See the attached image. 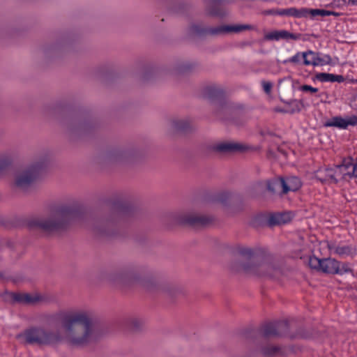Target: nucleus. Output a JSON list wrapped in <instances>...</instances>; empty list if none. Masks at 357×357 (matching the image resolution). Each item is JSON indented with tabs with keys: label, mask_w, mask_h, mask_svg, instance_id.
Masks as SVG:
<instances>
[{
	"label": "nucleus",
	"mask_w": 357,
	"mask_h": 357,
	"mask_svg": "<svg viewBox=\"0 0 357 357\" xmlns=\"http://www.w3.org/2000/svg\"><path fill=\"white\" fill-rule=\"evenodd\" d=\"M94 337V327L89 313L75 310L66 313L61 321L60 332L46 334V344L63 343L68 347L81 348Z\"/></svg>",
	"instance_id": "nucleus-1"
},
{
	"label": "nucleus",
	"mask_w": 357,
	"mask_h": 357,
	"mask_svg": "<svg viewBox=\"0 0 357 357\" xmlns=\"http://www.w3.org/2000/svg\"><path fill=\"white\" fill-rule=\"evenodd\" d=\"M80 211L77 206H65L58 211L52 220H46V233L47 231L65 228L75 221L79 216Z\"/></svg>",
	"instance_id": "nucleus-2"
},
{
	"label": "nucleus",
	"mask_w": 357,
	"mask_h": 357,
	"mask_svg": "<svg viewBox=\"0 0 357 357\" xmlns=\"http://www.w3.org/2000/svg\"><path fill=\"white\" fill-rule=\"evenodd\" d=\"M263 185H266L268 190L273 192L287 193L290 191H296L301 186V182L298 177L290 176L286 178H277L271 181H265L261 183Z\"/></svg>",
	"instance_id": "nucleus-3"
},
{
	"label": "nucleus",
	"mask_w": 357,
	"mask_h": 357,
	"mask_svg": "<svg viewBox=\"0 0 357 357\" xmlns=\"http://www.w3.org/2000/svg\"><path fill=\"white\" fill-rule=\"evenodd\" d=\"M241 271L248 275L273 277L275 268L271 263L249 261L241 266Z\"/></svg>",
	"instance_id": "nucleus-4"
},
{
	"label": "nucleus",
	"mask_w": 357,
	"mask_h": 357,
	"mask_svg": "<svg viewBox=\"0 0 357 357\" xmlns=\"http://www.w3.org/2000/svg\"><path fill=\"white\" fill-rule=\"evenodd\" d=\"M212 220V217L199 214L194 211L181 213L176 218V221L178 223L192 226H204L211 222Z\"/></svg>",
	"instance_id": "nucleus-5"
},
{
	"label": "nucleus",
	"mask_w": 357,
	"mask_h": 357,
	"mask_svg": "<svg viewBox=\"0 0 357 357\" xmlns=\"http://www.w3.org/2000/svg\"><path fill=\"white\" fill-rule=\"evenodd\" d=\"M41 168L42 164H36L32 165L29 169L18 173L15 178L16 185L20 188L29 185L37 178Z\"/></svg>",
	"instance_id": "nucleus-6"
},
{
	"label": "nucleus",
	"mask_w": 357,
	"mask_h": 357,
	"mask_svg": "<svg viewBox=\"0 0 357 357\" xmlns=\"http://www.w3.org/2000/svg\"><path fill=\"white\" fill-rule=\"evenodd\" d=\"M255 26L249 24H233L223 25L210 30V33L213 35L227 33H241L248 30H253Z\"/></svg>",
	"instance_id": "nucleus-7"
},
{
	"label": "nucleus",
	"mask_w": 357,
	"mask_h": 357,
	"mask_svg": "<svg viewBox=\"0 0 357 357\" xmlns=\"http://www.w3.org/2000/svg\"><path fill=\"white\" fill-rule=\"evenodd\" d=\"M111 280L123 284H131L139 280V274L132 269L124 270L113 274Z\"/></svg>",
	"instance_id": "nucleus-8"
},
{
	"label": "nucleus",
	"mask_w": 357,
	"mask_h": 357,
	"mask_svg": "<svg viewBox=\"0 0 357 357\" xmlns=\"http://www.w3.org/2000/svg\"><path fill=\"white\" fill-rule=\"evenodd\" d=\"M43 335L44 331L43 329L30 328L17 335V338L22 342L33 344L39 342Z\"/></svg>",
	"instance_id": "nucleus-9"
},
{
	"label": "nucleus",
	"mask_w": 357,
	"mask_h": 357,
	"mask_svg": "<svg viewBox=\"0 0 357 357\" xmlns=\"http://www.w3.org/2000/svg\"><path fill=\"white\" fill-rule=\"evenodd\" d=\"M208 3L207 13L214 17H222L228 14V10L225 7L222 0H206Z\"/></svg>",
	"instance_id": "nucleus-10"
},
{
	"label": "nucleus",
	"mask_w": 357,
	"mask_h": 357,
	"mask_svg": "<svg viewBox=\"0 0 357 357\" xmlns=\"http://www.w3.org/2000/svg\"><path fill=\"white\" fill-rule=\"evenodd\" d=\"M356 125H357V116H347L346 118L335 116L326 123V126L337 127L341 129H346L349 126Z\"/></svg>",
	"instance_id": "nucleus-11"
},
{
	"label": "nucleus",
	"mask_w": 357,
	"mask_h": 357,
	"mask_svg": "<svg viewBox=\"0 0 357 357\" xmlns=\"http://www.w3.org/2000/svg\"><path fill=\"white\" fill-rule=\"evenodd\" d=\"M209 149L214 151L225 153L241 150L243 146L232 142L219 141L211 144Z\"/></svg>",
	"instance_id": "nucleus-12"
},
{
	"label": "nucleus",
	"mask_w": 357,
	"mask_h": 357,
	"mask_svg": "<svg viewBox=\"0 0 357 357\" xmlns=\"http://www.w3.org/2000/svg\"><path fill=\"white\" fill-rule=\"evenodd\" d=\"M299 36L298 35L291 33L286 30H274L265 34L264 39L267 40H298Z\"/></svg>",
	"instance_id": "nucleus-13"
},
{
	"label": "nucleus",
	"mask_w": 357,
	"mask_h": 357,
	"mask_svg": "<svg viewBox=\"0 0 357 357\" xmlns=\"http://www.w3.org/2000/svg\"><path fill=\"white\" fill-rule=\"evenodd\" d=\"M327 60L325 59H321L319 57L318 54L309 50L304 52V61L303 64L305 66H321L325 63H327L329 60V56H326Z\"/></svg>",
	"instance_id": "nucleus-14"
},
{
	"label": "nucleus",
	"mask_w": 357,
	"mask_h": 357,
	"mask_svg": "<svg viewBox=\"0 0 357 357\" xmlns=\"http://www.w3.org/2000/svg\"><path fill=\"white\" fill-rule=\"evenodd\" d=\"M320 271L326 273L336 274V273L340 272L338 271V261L331 258L324 259H322Z\"/></svg>",
	"instance_id": "nucleus-15"
},
{
	"label": "nucleus",
	"mask_w": 357,
	"mask_h": 357,
	"mask_svg": "<svg viewBox=\"0 0 357 357\" xmlns=\"http://www.w3.org/2000/svg\"><path fill=\"white\" fill-rule=\"evenodd\" d=\"M13 299L22 304H32L39 301V296L27 293H15L13 294Z\"/></svg>",
	"instance_id": "nucleus-16"
},
{
	"label": "nucleus",
	"mask_w": 357,
	"mask_h": 357,
	"mask_svg": "<svg viewBox=\"0 0 357 357\" xmlns=\"http://www.w3.org/2000/svg\"><path fill=\"white\" fill-rule=\"evenodd\" d=\"M318 80L321 82H340L343 80V77L341 75H335L329 73H319L317 75Z\"/></svg>",
	"instance_id": "nucleus-17"
},
{
	"label": "nucleus",
	"mask_w": 357,
	"mask_h": 357,
	"mask_svg": "<svg viewBox=\"0 0 357 357\" xmlns=\"http://www.w3.org/2000/svg\"><path fill=\"white\" fill-rule=\"evenodd\" d=\"M334 170L332 169H327L326 170L325 176H321V172H319V174L317 175V178L321 181V182H329V183H336L335 180V175L334 174Z\"/></svg>",
	"instance_id": "nucleus-18"
},
{
	"label": "nucleus",
	"mask_w": 357,
	"mask_h": 357,
	"mask_svg": "<svg viewBox=\"0 0 357 357\" xmlns=\"http://www.w3.org/2000/svg\"><path fill=\"white\" fill-rule=\"evenodd\" d=\"M28 225L31 227L43 228L45 227V220L42 216L34 215L29 218Z\"/></svg>",
	"instance_id": "nucleus-19"
},
{
	"label": "nucleus",
	"mask_w": 357,
	"mask_h": 357,
	"mask_svg": "<svg viewBox=\"0 0 357 357\" xmlns=\"http://www.w3.org/2000/svg\"><path fill=\"white\" fill-rule=\"evenodd\" d=\"M303 61H304V52H298L293 56L285 59L283 61V63L287 64V63H294L295 65H300V64H302Z\"/></svg>",
	"instance_id": "nucleus-20"
},
{
	"label": "nucleus",
	"mask_w": 357,
	"mask_h": 357,
	"mask_svg": "<svg viewBox=\"0 0 357 357\" xmlns=\"http://www.w3.org/2000/svg\"><path fill=\"white\" fill-rule=\"evenodd\" d=\"M332 14L333 12L324 9H307V16L310 15L312 17L329 16Z\"/></svg>",
	"instance_id": "nucleus-21"
},
{
	"label": "nucleus",
	"mask_w": 357,
	"mask_h": 357,
	"mask_svg": "<svg viewBox=\"0 0 357 357\" xmlns=\"http://www.w3.org/2000/svg\"><path fill=\"white\" fill-rule=\"evenodd\" d=\"M287 15L295 17H307V8L297 9L296 8H287Z\"/></svg>",
	"instance_id": "nucleus-22"
},
{
	"label": "nucleus",
	"mask_w": 357,
	"mask_h": 357,
	"mask_svg": "<svg viewBox=\"0 0 357 357\" xmlns=\"http://www.w3.org/2000/svg\"><path fill=\"white\" fill-rule=\"evenodd\" d=\"M350 168V164L349 165H341L336 166L335 168H333L334 170V174L335 175L336 183L340 179H343L342 176V169H347Z\"/></svg>",
	"instance_id": "nucleus-23"
},
{
	"label": "nucleus",
	"mask_w": 357,
	"mask_h": 357,
	"mask_svg": "<svg viewBox=\"0 0 357 357\" xmlns=\"http://www.w3.org/2000/svg\"><path fill=\"white\" fill-rule=\"evenodd\" d=\"M322 259L312 256L309 258L308 264L310 268L320 271L321 267Z\"/></svg>",
	"instance_id": "nucleus-24"
},
{
	"label": "nucleus",
	"mask_w": 357,
	"mask_h": 357,
	"mask_svg": "<svg viewBox=\"0 0 357 357\" xmlns=\"http://www.w3.org/2000/svg\"><path fill=\"white\" fill-rule=\"evenodd\" d=\"M335 252L341 256L349 255L351 252V249L348 246H337L335 248Z\"/></svg>",
	"instance_id": "nucleus-25"
},
{
	"label": "nucleus",
	"mask_w": 357,
	"mask_h": 357,
	"mask_svg": "<svg viewBox=\"0 0 357 357\" xmlns=\"http://www.w3.org/2000/svg\"><path fill=\"white\" fill-rule=\"evenodd\" d=\"M144 324V321L141 318L134 317L130 320V326L133 329L139 328Z\"/></svg>",
	"instance_id": "nucleus-26"
},
{
	"label": "nucleus",
	"mask_w": 357,
	"mask_h": 357,
	"mask_svg": "<svg viewBox=\"0 0 357 357\" xmlns=\"http://www.w3.org/2000/svg\"><path fill=\"white\" fill-rule=\"evenodd\" d=\"M11 162V158L9 156L0 157V170L7 167Z\"/></svg>",
	"instance_id": "nucleus-27"
},
{
	"label": "nucleus",
	"mask_w": 357,
	"mask_h": 357,
	"mask_svg": "<svg viewBox=\"0 0 357 357\" xmlns=\"http://www.w3.org/2000/svg\"><path fill=\"white\" fill-rule=\"evenodd\" d=\"M264 333L266 335H277L275 327L273 324H268L266 326Z\"/></svg>",
	"instance_id": "nucleus-28"
},
{
	"label": "nucleus",
	"mask_w": 357,
	"mask_h": 357,
	"mask_svg": "<svg viewBox=\"0 0 357 357\" xmlns=\"http://www.w3.org/2000/svg\"><path fill=\"white\" fill-rule=\"evenodd\" d=\"M278 351V349L275 346H267L263 349L264 354L267 356L274 355Z\"/></svg>",
	"instance_id": "nucleus-29"
},
{
	"label": "nucleus",
	"mask_w": 357,
	"mask_h": 357,
	"mask_svg": "<svg viewBox=\"0 0 357 357\" xmlns=\"http://www.w3.org/2000/svg\"><path fill=\"white\" fill-rule=\"evenodd\" d=\"M300 91L303 92H308L310 93H315L318 91V89L312 87L310 85H302L299 88Z\"/></svg>",
	"instance_id": "nucleus-30"
},
{
	"label": "nucleus",
	"mask_w": 357,
	"mask_h": 357,
	"mask_svg": "<svg viewBox=\"0 0 357 357\" xmlns=\"http://www.w3.org/2000/svg\"><path fill=\"white\" fill-rule=\"evenodd\" d=\"M338 271H340V272L336 273V274H343L344 273L349 272L351 271V269L349 268L348 264H340L338 262Z\"/></svg>",
	"instance_id": "nucleus-31"
},
{
	"label": "nucleus",
	"mask_w": 357,
	"mask_h": 357,
	"mask_svg": "<svg viewBox=\"0 0 357 357\" xmlns=\"http://www.w3.org/2000/svg\"><path fill=\"white\" fill-rule=\"evenodd\" d=\"M261 84H262L264 91L266 93H269L271 92L272 86H273L272 84L269 82L263 81L261 82Z\"/></svg>",
	"instance_id": "nucleus-32"
},
{
	"label": "nucleus",
	"mask_w": 357,
	"mask_h": 357,
	"mask_svg": "<svg viewBox=\"0 0 357 357\" xmlns=\"http://www.w3.org/2000/svg\"><path fill=\"white\" fill-rule=\"evenodd\" d=\"M290 219H291V217H290L289 214H282V215H280L278 222V223H280V222L284 223V222L289 221Z\"/></svg>",
	"instance_id": "nucleus-33"
},
{
	"label": "nucleus",
	"mask_w": 357,
	"mask_h": 357,
	"mask_svg": "<svg viewBox=\"0 0 357 357\" xmlns=\"http://www.w3.org/2000/svg\"><path fill=\"white\" fill-rule=\"evenodd\" d=\"M183 121L181 120H178L174 122V127L176 129L181 130L184 128L183 126Z\"/></svg>",
	"instance_id": "nucleus-34"
},
{
	"label": "nucleus",
	"mask_w": 357,
	"mask_h": 357,
	"mask_svg": "<svg viewBox=\"0 0 357 357\" xmlns=\"http://www.w3.org/2000/svg\"><path fill=\"white\" fill-rule=\"evenodd\" d=\"M351 172H352L351 168H349L347 169H342V172H341L342 178L345 179L347 178V176H350Z\"/></svg>",
	"instance_id": "nucleus-35"
},
{
	"label": "nucleus",
	"mask_w": 357,
	"mask_h": 357,
	"mask_svg": "<svg viewBox=\"0 0 357 357\" xmlns=\"http://www.w3.org/2000/svg\"><path fill=\"white\" fill-rule=\"evenodd\" d=\"M241 253L243 255L250 256L252 254V250L249 248H243L241 250Z\"/></svg>",
	"instance_id": "nucleus-36"
},
{
	"label": "nucleus",
	"mask_w": 357,
	"mask_h": 357,
	"mask_svg": "<svg viewBox=\"0 0 357 357\" xmlns=\"http://www.w3.org/2000/svg\"><path fill=\"white\" fill-rule=\"evenodd\" d=\"M350 168L352 170V175L357 178V164L355 165L350 164Z\"/></svg>",
	"instance_id": "nucleus-37"
},
{
	"label": "nucleus",
	"mask_w": 357,
	"mask_h": 357,
	"mask_svg": "<svg viewBox=\"0 0 357 357\" xmlns=\"http://www.w3.org/2000/svg\"><path fill=\"white\" fill-rule=\"evenodd\" d=\"M276 13L280 15H287V9H282L278 10Z\"/></svg>",
	"instance_id": "nucleus-38"
},
{
	"label": "nucleus",
	"mask_w": 357,
	"mask_h": 357,
	"mask_svg": "<svg viewBox=\"0 0 357 357\" xmlns=\"http://www.w3.org/2000/svg\"><path fill=\"white\" fill-rule=\"evenodd\" d=\"M349 2L352 5H357V0H349Z\"/></svg>",
	"instance_id": "nucleus-39"
}]
</instances>
